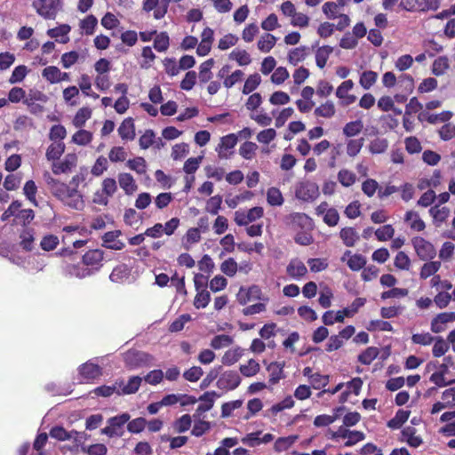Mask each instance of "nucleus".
Returning a JSON list of instances; mask_svg holds the SVG:
<instances>
[{"instance_id": "obj_18", "label": "nucleus", "mask_w": 455, "mask_h": 455, "mask_svg": "<svg viewBox=\"0 0 455 455\" xmlns=\"http://www.w3.org/2000/svg\"><path fill=\"white\" fill-rule=\"evenodd\" d=\"M430 216L433 218V224L439 228L441 225L447 220L450 216V209L446 206L442 208L439 207V204L432 206L428 211Z\"/></svg>"}, {"instance_id": "obj_48", "label": "nucleus", "mask_w": 455, "mask_h": 455, "mask_svg": "<svg viewBox=\"0 0 455 455\" xmlns=\"http://www.w3.org/2000/svg\"><path fill=\"white\" fill-rule=\"evenodd\" d=\"M258 149V145L251 141L243 142L239 148V155L245 160H251Z\"/></svg>"}, {"instance_id": "obj_1", "label": "nucleus", "mask_w": 455, "mask_h": 455, "mask_svg": "<svg viewBox=\"0 0 455 455\" xmlns=\"http://www.w3.org/2000/svg\"><path fill=\"white\" fill-rule=\"evenodd\" d=\"M44 179L52 196L64 205L76 211L84 209V201L76 188H70L68 184L52 178L48 172L44 173Z\"/></svg>"}, {"instance_id": "obj_62", "label": "nucleus", "mask_w": 455, "mask_h": 455, "mask_svg": "<svg viewBox=\"0 0 455 455\" xmlns=\"http://www.w3.org/2000/svg\"><path fill=\"white\" fill-rule=\"evenodd\" d=\"M60 76V70L55 66H48L42 71V76L48 81L50 84L59 83V76Z\"/></svg>"}, {"instance_id": "obj_46", "label": "nucleus", "mask_w": 455, "mask_h": 455, "mask_svg": "<svg viewBox=\"0 0 455 455\" xmlns=\"http://www.w3.org/2000/svg\"><path fill=\"white\" fill-rule=\"evenodd\" d=\"M20 246L27 251H30L33 249L34 243V230L32 228H25L20 235Z\"/></svg>"}, {"instance_id": "obj_7", "label": "nucleus", "mask_w": 455, "mask_h": 455, "mask_svg": "<svg viewBox=\"0 0 455 455\" xmlns=\"http://www.w3.org/2000/svg\"><path fill=\"white\" fill-rule=\"evenodd\" d=\"M455 322V312H442L432 318L430 330L433 333H441L447 329L448 323Z\"/></svg>"}, {"instance_id": "obj_29", "label": "nucleus", "mask_w": 455, "mask_h": 455, "mask_svg": "<svg viewBox=\"0 0 455 455\" xmlns=\"http://www.w3.org/2000/svg\"><path fill=\"white\" fill-rule=\"evenodd\" d=\"M49 435L51 437L58 441H66L70 440L72 438H76V436L78 435V432L76 430L68 432L63 427L55 426L51 428Z\"/></svg>"}, {"instance_id": "obj_17", "label": "nucleus", "mask_w": 455, "mask_h": 455, "mask_svg": "<svg viewBox=\"0 0 455 455\" xmlns=\"http://www.w3.org/2000/svg\"><path fill=\"white\" fill-rule=\"evenodd\" d=\"M283 367L284 362H272L267 366V371L269 372L268 382L271 385H275L282 379H284Z\"/></svg>"}, {"instance_id": "obj_9", "label": "nucleus", "mask_w": 455, "mask_h": 455, "mask_svg": "<svg viewBox=\"0 0 455 455\" xmlns=\"http://www.w3.org/2000/svg\"><path fill=\"white\" fill-rule=\"evenodd\" d=\"M241 383V378L239 374L235 371H227L221 374L217 380V387L220 389L234 390Z\"/></svg>"}, {"instance_id": "obj_61", "label": "nucleus", "mask_w": 455, "mask_h": 455, "mask_svg": "<svg viewBox=\"0 0 455 455\" xmlns=\"http://www.w3.org/2000/svg\"><path fill=\"white\" fill-rule=\"evenodd\" d=\"M210 301H211L210 292L207 290L203 289V290L197 291V293L195 297V299H194V306L197 309L204 308L208 306Z\"/></svg>"}, {"instance_id": "obj_21", "label": "nucleus", "mask_w": 455, "mask_h": 455, "mask_svg": "<svg viewBox=\"0 0 455 455\" xmlns=\"http://www.w3.org/2000/svg\"><path fill=\"white\" fill-rule=\"evenodd\" d=\"M403 220L413 231L420 232L426 228L425 222L421 220L419 212L415 211H407L404 214Z\"/></svg>"}, {"instance_id": "obj_64", "label": "nucleus", "mask_w": 455, "mask_h": 455, "mask_svg": "<svg viewBox=\"0 0 455 455\" xmlns=\"http://www.w3.org/2000/svg\"><path fill=\"white\" fill-rule=\"evenodd\" d=\"M374 233L379 241L384 242L393 238L395 229L392 225L387 224L378 228Z\"/></svg>"}, {"instance_id": "obj_50", "label": "nucleus", "mask_w": 455, "mask_h": 455, "mask_svg": "<svg viewBox=\"0 0 455 455\" xmlns=\"http://www.w3.org/2000/svg\"><path fill=\"white\" fill-rule=\"evenodd\" d=\"M276 37L269 33L264 34L258 41V48L262 52H268L275 46Z\"/></svg>"}, {"instance_id": "obj_56", "label": "nucleus", "mask_w": 455, "mask_h": 455, "mask_svg": "<svg viewBox=\"0 0 455 455\" xmlns=\"http://www.w3.org/2000/svg\"><path fill=\"white\" fill-rule=\"evenodd\" d=\"M378 74L371 70L363 71L360 76L359 83L361 86L369 90L377 81Z\"/></svg>"}, {"instance_id": "obj_53", "label": "nucleus", "mask_w": 455, "mask_h": 455, "mask_svg": "<svg viewBox=\"0 0 455 455\" xmlns=\"http://www.w3.org/2000/svg\"><path fill=\"white\" fill-rule=\"evenodd\" d=\"M335 106L334 104L328 100L323 104H321L315 109V115L316 116L331 118L335 115Z\"/></svg>"}, {"instance_id": "obj_10", "label": "nucleus", "mask_w": 455, "mask_h": 455, "mask_svg": "<svg viewBox=\"0 0 455 455\" xmlns=\"http://www.w3.org/2000/svg\"><path fill=\"white\" fill-rule=\"evenodd\" d=\"M237 143V135L235 133H229L226 136H223L220 139V142L216 148L218 152V156L220 159H228L232 155V152H228L229 149L235 148Z\"/></svg>"}, {"instance_id": "obj_44", "label": "nucleus", "mask_w": 455, "mask_h": 455, "mask_svg": "<svg viewBox=\"0 0 455 455\" xmlns=\"http://www.w3.org/2000/svg\"><path fill=\"white\" fill-rule=\"evenodd\" d=\"M65 144L61 141L52 143L46 150L48 160H58L65 151Z\"/></svg>"}, {"instance_id": "obj_54", "label": "nucleus", "mask_w": 455, "mask_h": 455, "mask_svg": "<svg viewBox=\"0 0 455 455\" xmlns=\"http://www.w3.org/2000/svg\"><path fill=\"white\" fill-rule=\"evenodd\" d=\"M170 45V38L166 32H160L156 35L154 39V48L157 52H165L169 48Z\"/></svg>"}, {"instance_id": "obj_23", "label": "nucleus", "mask_w": 455, "mask_h": 455, "mask_svg": "<svg viewBox=\"0 0 455 455\" xmlns=\"http://www.w3.org/2000/svg\"><path fill=\"white\" fill-rule=\"evenodd\" d=\"M121 235L120 230L108 231L102 236L104 245L112 250H122L124 246V243L117 240V237Z\"/></svg>"}, {"instance_id": "obj_32", "label": "nucleus", "mask_w": 455, "mask_h": 455, "mask_svg": "<svg viewBox=\"0 0 455 455\" xmlns=\"http://www.w3.org/2000/svg\"><path fill=\"white\" fill-rule=\"evenodd\" d=\"M435 339L433 341L432 355L434 357L439 358L448 352L451 343L445 340L442 336H435Z\"/></svg>"}, {"instance_id": "obj_3", "label": "nucleus", "mask_w": 455, "mask_h": 455, "mask_svg": "<svg viewBox=\"0 0 455 455\" xmlns=\"http://www.w3.org/2000/svg\"><path fill=\"white\" fill-rule=\"evenodd\" d=\"M411 244L417 256L423 261L431 260L436 256L434 244L421 236H414Z\"/></svg>"}, {"instance_id": "obj_19", "label": "nucleus", "mask_w": 455, "mask_h": 455, "mask_svg": "<svg viewBox=\"0 0 455 455\" xmlns=\"http://www.w3.org/2000/svg\"><path fill=\"white\" fill-rule=\"evenodd\" d=\"M118 183L120 188L126 195H132L137 191L138 186L132 175L128 172H121L118 174Z\"/></svg>"}, {"instance_id": "obj_51", "label": "nucleus", "mask_w": 455, "mask_h": 455, "mask_svg": "<svg viewBox=\"0 0 455 455\" xmlns=\"http://www.w3.org/2000/svg\"><path fill=\"white\" fill-rule=\"evenodd\" d=\"M229 59L235 60L239 66H247L251 62L250 54L245 50L235 49L229 54Z\"/></svg>"}, {"instance_id": "obj_24", "label": "nucleus", "mask_w": 455, "mask_h": 455, "mask_svg": "<svg viewBox=\"0 0 455 455\" xmlns=\"http://www.w3.org/2000/svg\"><path fill=\"white\" fill-rule=\"evenodd\" d=\"M131 275V269L126 264H119L112 270L109 279L113 283H121L127 280Z\"/></svg>"}, {"instance_id": "obj_8", "label": "nucleus", "mask_w": 455, "mask_h": 455, "mask_svg": "<svg viewBox=\"0 0 455 455\" xmlns=\"http://www.w3.org/2000/svg\"><path fill=\"white\" fill-rule=\"evenodd\" d=\"M103 259V251L100 249L89 250L83 255L82 262L84 266H86L95 273L101 267Z\"/></svg>"}, {"instance_id": "obj_2", "label": "nucleus", "mask_w": 455, "mask_h": 455, "mask_svg": "<svg viewBox=\"0 0 455 455\" xmlns=\"http://www.w3.org/2000/svg\"><path fill=\"white\" fill-rule=\"evenodd\" d=\"M32 6L45 20H54L61 8V0H34Z\"/></svg>"}, {"instance_id": "obj_25", "label": "nucleus", "mask_w": 455, "mask_h": 455, "mask_svg": "<svg viewBox=\"0 0 455 455\" xmlns=\"http://www.w3.org/2000/svg\"><path fill=\"white\" fill-rule=\"evenodd\" d=\"M346 256H349L347 264L352 271H359L366 265V259L362 254L355 253L351 255L350 251H346L341 260H344Z\"/></svg>"}, {"instance_id": "obj_42", "label": "nucleus", "mask_w": 455, "mask_h": 455, "mask_svg": "<svg viewBox=\"0 0 455 455\" xmlns=\"http://www.w3.org/2000/svg\"><path fill=\"white\" fill-rule=\"evenodd\" d=\"M261 83V77L258 73L250 75L244 82L242 92L245 95L251 93Z\"/></svg>"}, {"instance_id": "obj_14", "label": "nucleus", "mask_w": 455, "mask_h": 455, "mask_svg": "<svg viewBox=\"0 0 455 455\" xmlns=\"http://www.w3.org/2000/svg\"><path fill=\"white\" fill-rule=\"evenodd\" d=\"M318 195V188L314 183H301L296 189V196L299 200L313 201Z\"/></svg>"}, {"instance_id": "obj_31", "label": "nucleus", "mask_w": 455, "mask_h": 455, "mask_svg": "<svg viewBox=\"0 0 455 455\" xmlns=\"http://www.w3.org/2000/svg\"><path fill=\"white\" fill-rule=\"evenodd\" d=\"M363 129V123L362 120L357 119L355 121L348 122L345 124L342 129V133L345 137L352 139L357 136Z\"/></svg>"}, {"instance_id": "obj_5", "label": "nucleus", "mask_w": 455, "mask_h": 455, "mask_svg": "<svg viewBox=\"0 0 455 455\" xmlns=\"http://www.w3.org/2000/svg\"><path fill=\"white\" fill-rule=\"evenodd\" d=\"M130 414L127 412L111 417L108 419V426L101 429V433L108 437L119 436L124 434L123 427L130 420Z\"/></svg>"}, {"instance_id": "obj_63", "label": "nucleus", "mask_w": 455, "mask_h": 455, "mask_svg": "<svg viewBox=\"0 0 455 455\" xmlns=\"http://www.w3.org/2000/svg\"><path fill=\"white\" fill-rule=\"evenodd\" d=\"M35 218V213L32 209H23L20 208L18 211L16 215V220L14 221L16 224H21L23 226L28 225Z\"/></svg>"}, {"instance_id": "obj_59", "label": "nucleus", "mask_w": 455, "mask_h": 455, "mask_svg": "<svg viewBox=\"0 0 455 455\" xmlns=\"http://www.w3.org/2000/svg\"><path fill=\"white\" fill-rule=\"evenodd\" d=\"M449 68V60L446 56H440L435 59L432 65V72L435 76H441Z\"/></svg>"}, {"instance_id": "obj_47", "label": "nucleus", "mask_w": 455, "mask_h": 455, "mask_svg": "<svg viewBox=\"0 0 455 455\" xmlns=\"http://www.w3.org/2000/svg\"><path fill=\"white\" fill-rule=\"evenodd\" d=\"M123 385V380H116L112 386H100L93 390V393L98 396L108 397L114 393H116L118 388Z\"/></svg>"}, {"instance_id": "obj_27", "label": "nucleus", "mask_w": 455, "mask_h": 455, "mask_svg": "<svg viewBox=\"0 0 455 455\" xmlns=\"http://www.w3.org/2000/svg\"><path fill=\"white\" fill-rule=\"evenodd\" d=\"M141 381L142 379L140 377L133 376L129 379L127 384L124 385V383L123 382V385L121 386L120 388H118L116 394L118 395L135 394L139 390L141 385Z\"/></svg>"}, {"instance_id": "obj_38", "label": "nucleus", "mask_w": 455, "mask_h": 455, "mask_svg": "<svg viewBox=\"0 0 455 455\" xmlns=\"http://www.w3.org/2000/svg\"><path fill=\"white\" fill-rule=\"evenodd\" d=\"M192 419L189 414H184L175 419L172 423V428L175 433H184L191 427Z\"/></svg>"}, {"instance_id": "obj_20", "label": "nucleus", "mask_w": 455, "mask_h": 455, "mask_svg": "<svg viewBox=\"0 0 455 455\" xmlns=\"http://www.w3.org/2000/svg\"><path fill=\"white\" fill-rule=\"evenodd\" d=\"M118 134L124 140H132L135 138V125L132 117L125 118L118 127Z\"/></svg>"}, {"instance_id": "obj_49", "label": "nucleus", "mask_w": 455, "mask_h": 455, "mask_svg": "<svg viewBox=\"0 0 455 455\" xmlns=\"http://www.w3.org/2000/svg\"><path fill=\"white\" fill-rule=\"evenodd\" d=\"M48 100V97L42 91L32 88L28 90V94L26 93V98L23 100V104H29L30 102H42L45 103Z\"/></svg>"}, {"instance_id": "obj_36", "label": "nucleus", "mask_w": 455, "mask_h": 455, "mask_svg": "<svg viewBox=\"0 0 455 455\" xmlns=\"http://www.w3.org/2000/svg\"><path fill=\"white\" fill-rule=\"evenodd\" d=\"M126 166L140 175L147 172V162L142 156H136L132 159H129L126 162Z\"/></svg>"}, {"instance_id": "obj_33", "label": "nucleus", "mask_w": 455, "mask_h": 455, "mask_svg": "<svg viewBox=\"0 0 455 455\" xmlns=\"http://www.w3.org/2000/svg\"><path fill=\"white\" fill-rule=\"evenodd\" d=\"M364 145V138L348 139L346 141V153L349 157H355Z\"/></svg>"}, {"instance_id": "obj_6", "label": "nucleus", "mask_w": 455, "mask_h": 455, "mask_svg": "<svg viewBox=\"0 0 455 455\" xmlns=\"http://www.w3.org/2000/svg\"><path fill=\"white\" fill-rule=\"evenodd\" d=\"M287 225L292 230L312 229V219L303 212H293L286 217Z\"/></svg>"}, {"instance_id": "obj_22", "label": "nucleus", "mask_w": 455, "mask_h": 455, "mask_svg": "<svg viewBox=\"0 0 455 455\" xmlns=\"http://www.w3.org/2000/svg\"><path fill=\"white\" fill-rule=\"evenodd\" d=\"M339 237L347 247H354L360 239L358 232L352 227L342 228L339 231Z\"/></svg>"}, {"instance_id": "obj_35", "label": "nucleus", "mask_w": 455, "mask_h": 455, "mask_svg": "<svg viewBox=\"0 0 455 455\" xmlns=\"http://www.w3.org/2000/svg\"><path fill=\"white\" fill-rule=\"evenodd\" d=\"M420 268L419 276L421 279H427L435 275L441 268V261L427 260Z\"/></svg>"}, {"instance_id": "obj_41", "label": "nucleus", "mask_w": 455, "mask_h": 455, "mask_svg": "<svg viewBox=\"0 0 455 455\" xmlns=\"http://www.w3.org/2000/svg\"><path fill=\"white\" fill-rule=\"evenodd\" d=\"M97 25V18L94 15L90 14L80 21L79 27L86 36H92L95 32Z\"/></svg>"}, {"instance_id": "obj_55", "label": "nucleus", "mask_w": 455, "mask_h": 455, "mask_svg": "<svg viewBox=\"0 0 455 455\" xmlns=\"http://www.w3.org/2000/svg\"><path fill=\"white\" fill-rule=\"evenodd\" d=\"M92 140V133L89 131L81 129L72 137V141L79 146H86Z\"/></svg>"}, {"instance_id": "obj_45", "label": "nucleus", "mask_w": 455, "mask_h": 455, "mask_svg": "<svg viewBox=\"0 0 455 455\" xmlns=\"http://www.w3.org/2000/svg\"><path fill=\"white\" fill-rule=\"evenodd\" d=\"M409 416V411L398 410L395 417L388 421L387 426L393 429L400 428L408 420Z\"/></svg>"}, {"instance_id": "obj_43", "label": "nucleus", "mask_w": 455, "mask_h": 455, "mask_svg": "<svg viewBox=\"0 0 455 455\" xmlns=\"http://www.w3.org/2000/svg\"><path fill=\"white\" fill-rule=\"evenodd\" d=\"M339 182L346 188L351 187L356 181V175L350 170L341 169L337 175Z\"/></svg>"}, {"instance_id": "obj_13", "label": "nucleus", "mask_w": 455, "mask_h": 455, "mask_svg": "<svg viewBox=\"0 0 455 455\" xmlns=\"http://www.w3.org/2000/svg\"><path fill=\"white\" fill-rule=\"evenodd\" d=\"M76 162L75 154H68L62 161L52 164V172L56 175L69 172L76 165Z\"/></svg>"}, {"instance_id": "obj_16", "label": "nucleus", "mask_w": 455, "mask_h": 455, "mask_svg": "<svg viewBox=\"0 0 455 455\" xmlns=\"http://www.w3.org/2000/svg\"><path fill=\"white\" fill-rule=\"evenodd\" d=\"M286 273L291 278L299 280L307 275V268L299 259H292L286 267Z\"/></svg>"}, {"instance_id": "obj_52", "label": "nucleus", "mask_w": 455, "mask_h": 455, "mask_svg": "<svg viewBox=\"0 0 455 455\" xmlns=\"http://www.w3.org/2000/svg\"><path fill=\"white\" fill-rule=\"evenodd\" d=\"M267 201L271 206H281L284 200L280 189L272 187L267 191Z\"/></svg>"}, {"instance_id": "obj_39", "label": "nucleus", "mask_w": 455, "mask_h": 455, "mask_svg": "<svg viewBox=\"0 0 455 455\" xmlns=\"http://www.w3.org/2000/svg\"><path fill=\"white\" fill-rule=\"evenodd\" d=\"M379 350L376 347H369L358 355V362L370 365L379 355Z\"/></svg>"}, {"instance_id": "obj_57", "label": "nucleus", "mask_w": 455, "mask_h": 455, "mask_svg": "<svg viewBox=\"0 0 455 455\" xmlns=\"http://www.w3.org/2000/svg\"><path fill=\"white\" fill-rule=\"evenodd\" d=\"M259 363L254 360L250 359L246 364L240 365V371L244 377H252L259 371Z\"/></svg>"}, {"instance_id": "obj_26", "label": "nucleus", "mask_w": 455, "mask_h": 455, "mask_svg": "<svg viewBox=\"0 0 455 455\" xmlns=\"http://www.w3.org/2000/svg\"><path fill=\"white\" fill-rule=\"evenodd\" d=\"M238 443L237 437H226L220 441V445L213 452H207L206 455H230L229 449L237 445Z\"/></svg>"}, {"instance_id": "obj_30", "label": "nucleus", "mask_w": 455, "mask_h": 455, "mask_svg": "<svg viewBox=\"0 0 455 455\" xmlns=\"http://www.w3.org/2000/svg\"><path fill=\"white\" fill-rule=\"evenodd\" d=\"M309 48L305 45L291 50L288 53L289 62L291 65L296 66L299 62L303 61L307 58L309 54Z\"/></svg>"}, {"instance_id": "obj_40", "label": "nucleus", "mask_w": 455, "mask_h": 455, "mask_svg": "<svg viewBox=\"0 0 455 455\" xmlns=\"http://www.w3.org/2000/svg\"><path fill=\"white\" fill-rule=\"evenodd\" d=\"M92 109L88 107H84L78 109L73 119V124L76 128L84 126L86 121L92 116Z\"/></svg>"}, {"instance_id": "obj_15", "label": "nucleus", "mask_w": 455, "mask_h": 455, "mask_svg": "<svg viewBox=\"0 0 455 455\" xmlns=\"http://www.w3.org/2000/svg\"><path fill=\"white\" fill-rule=\"evenodd\" d=\"M215 396H218L215 391L203 394L197 400L202 403L197 406L194 418H201L204 413L210 411L213 407Z\"/></svg>"}, {"instance_id": "obj_60", "label": "nucleus", "mask_w": 455, "mask_h": 455, "mask_svg": "<svg viewBox=\"0 0 455 455\" xmlns=\"http://www.w3.org/2000/svg\"><path fill=\"white\" fill-rule=\"evenodd\" d=\"M387 147L388 141L387 139L376 138L370 142L369 150L371 154H381L387 149Z\"/></svg>"}, {"instance_id": "obj_37", "label": "nucleus", "mask_w": 455, "mask_h": 455, "mask_svg": "<svg viewBox=\"0 0 455 455\" xmlns=\"http://www.w3.org/2000/svg\"><path fill=\"white\" fill-rule=\"evenodd\" d=\"M333 52V48L329 45L319 47L315 52V62L318 68H323L327 63L329 56Z\"/></svg>"}, {"instance_id": "obj_12", "label": "nucleus", "mask_w": 455, "mask_h": 455, "mask_svg": "<svg viewBox=\"0 0 455 455\" xmlns=\"http://www.w3.org/2000/svg\"><path fill=\"white\" fill-rule=\"evenodd\" d=\"M262 431H256L252 433H249L244 435L241 442L249 446V447H257L262 443H268L274 440V435L270 433L265 434L262 437H260Z\"/></svg>"}, {"instance_id": "obj_4", "label": "nucleus", "mask_w": 455, "mask_h": 455, "mask_svg": "<svg viewBox=\"0 0 455 455\" xmlns=\"http://www.w3.org/2000/svg\"><path fill=\"white\" fill-rule=\"evenodd\" d=\"M124 361L126 367L138 369L150 365L153 361V356L143 351L129 350L124 354Z\"/></svg>"}, {"instance_id": "obj_11", "label": "nucleus", "mask_w": 455, "mask_h": 455, "mask_svg": "<svg viewBox=\"0 0 455 455\" xmlns=\"http://www.w3.org/2000/svg\"><path fill=\"white\" fill-rule=\"evenodd\" d=\"M79 374L87 382L92 381L102 375V369L99 364L86 362L79 366Z\"/></svg>"}, {"instance_id": "obj_58", "label": "nucleus", "mask_w": 455, "mask_h": 455, "mask_svg": "<svg viewBox=\"0 0 455 455\" xmlns=\"http://www.w3.org/2000/svg\"><path fill=\"white\" fill-rule=\"evenodd\" d=\"M260 290L258 286L253 285L249 289L241 287L237 293V301L241 305H245L250 299L252 293H259Z\"/></svg>"}, {"instance_id": "obj_34", "label": "nucleus", "mask_w": 455, "mask_h": 455, "mask_svg": "<svg viewBox=\"0 0 455 455\" xmlns=\"http://www.w3.org/2000/svg\"><path fill=\"white\" fill-rule=\"evenodd\" d=\"M214 66V60L212 58L208 59L203 62L199 67L198 78L201 84H206L212 78V72L211 69Z\"/></svg>"}, {"instance_id": "obj_28", "label": "nucleus", "mask_w": 455, "mask_h": 455, "mask_svg": "<svg viewBox=\"0 0 455 455\" xmlns=\"http://www.w3.org/2000/svg\"><path fill=\"white\" fill-rule=\"evenodd\" d=\"M417 430L413 427H406L402 430V439L413 448L419 447L422 443L420 436L416 435Z\"/></svg>"}]
</instances>
